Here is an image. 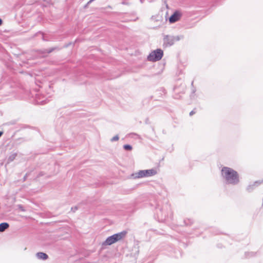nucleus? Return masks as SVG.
<instances>
[{
  "label": "nucleus",
  "mask_w": 263,
  "mask_h": 263,
  "mask_svg": "<svg viewBox=\"0 0 263 263\" xmlns=\"http://www.w3.org/2000/svg\"><path fill=\"white\" fill-rule=\"evenodd\" d=\"M155 216L157 217L158 220L160 222L172 220L173 212L171 205L167 201L163 203L159 202L156 203Z\"/></svg>",
  "instance_id": "nucleus-1"
},
{
  "label": "nucleus",
  "mask_w": 263,
  "mask_h": 263,
  "mask_svg": "<svg viewBox=\"0 0 263 263\" xmlns=\"http://www.w3.org/2000/svg\"><path fill=\"white\" fill-rule=\"evenodd\" d=\"M221 176L224 182L228 185H236L240 182L238 172L229 167L223 166L222 167Z\"/></svg>",
  "instance_id": "nucleus-2"
},
{
  "label": "nucleus",
  "mask_w": 263,
  "mask_h": 263,
  "mask_svg": "<svg viewBox=\"0 0 263 263\" xmlns=\"http://www.w3.org/2000/svg\"><path fill=\"white\" fill-rule=\"evenodd\" d=\"M127 231H123L108 237L102 243L104 246H110L124 238L127 234Z\"/></svg>",
  "instance_id": "nucleus-3"
},
{
  "label": "nucleus",
  "mask_w": 263,
  "mask_h": 263,
  "mask_svg": "<svg viewBox=\"0 0 263 263\" xmlns=\"http://www.w3.org/2000/svg\"><path fill=\"white\" fill-rule=\"evenodd\" d=\"M157 172L156 169L152 168L149 170H140L139 172L132 174L134 178H141L144 177H148L155 175Z\"/></svg>",
  "instance_id": "nucleus-4"
},
{
  "label": "nucleus",
  "mask_w": 263,
  "mask_h": 263,
  "mask_svg": "<svg viewBox=\"0 0 263 263\" xmlns=\"http://www.w3.org/2000/svg\"><path fill=\"white\" fill-rule=\"evenodd\" d=\"M163 56V51L161 49H157L152 51L147 56L148 61L156 62L160 60Z\"/></svg>",
  "instance_id": "nucleus-5"
},
{
  "label": "nucleus",
  "mask_w": 263,
  "mask_h": 263,
  "mask_svg": "<svg viewBox=\"0 0 263 263\" xmlns=\"http://www.w3.org/2000/svg\"><path fill=\"white\" fill-rule=\"evenodd\" d=\"M179 36H172L166 35L163 38V46L165 47H170L172 46L176 41L180 40Z\"/></svg>",
  "instance_id": "nucleus-6"
},
{
  "label": "nucleus",
  "mask_w": 263,
  "mask_h": 263,
  "mask_svg": "<svg viewBox=\"0 0 263 263\" xmlns=\"http://www.w3.org/2000/svg\"><path fill=\"white\" fill-rule=\"evenodd\" d=\"M180 86H181V90H180L179 87H178V86H176L174 88V93H175V94L174 95V98L175 99H179L181 98V96L179 94L180 92H181L182 93H184V91H185L184 85H181Z\"/></svg>",
  "instance_id": "nucleus-7"
},
{
  "label": "nucleus",
  "mask_w": 263,
  "mask_h": 263,
  "mask_svg": "<svg viewBox=\"0 0 263 263\" xmlns=\"http://www.w3.org/2000/svg\"><path fill=\"white\" fill-rule=\"evenodd\" d=\"M35 98L37 102L41 104H45L49 101L44 95L39 93L36 95Z\"/></svg>",
  "instance_id": "nucleus-8"
},
{
  "label": "nucleus",
  "mask_w": 263,
  "mask_h": 263,
  "mask_svg": "<svg viewBox=\"0 0 263 263\" xmlns=\"http://www.w3.org/2000/svg\"><path fill=\"white\" fill-rule=\"evenodd\" d=\"M181 17V14L178 11H175L172 15L169 17V22L171 23H174L179 20Z\"/></svg>",
  "instance_id": "nucleus-9"
},
{
  "label": "nucleus",
  "mask_w": 263,
  "mask_h": 263,
  "mask_svg": "<svg viewBox=\"0 0 263 263\" xmlns=\"http://www.w3.org/2000/svg\"><path fill=\"white\" fill-rule=\"evenodd\" d=\"M61 49V48H59V47H52V48H48V49H44V50H42L41 51V52L43 54H48L49 53H51L52 51H54V50H59Z\"/></svg>",
  "instance_id": "nucleus-10"
},
{
  "label": "nucleus",
  "mask_w": 263,
  "mask_h": 263,
  "mask_svg": "<svg viewBox=\"0 0 263 263\" xmlns=\"http://www.w3.org/2000/svg\"><path fill=\"white\" fill-rule=\"evenodd\" d=\"M260 184V182L259 181H255L252 184L249 185L246 190L248 192H251L253 191L255 187L257 186L258 185Z\"/></svg>",
  "instance_id": "nucleus-11"
},
{
  "label": "nucleus",
  "mask_w": 263,
  "mask_h": 263,
  "mask_svg": "<svg viewBox=\"0 0 263 263\" xmlns=\"http://www.w3.org/2000/svg\"><path fill=\"white\" fill-rule=\"evenodd\" d=\"M36 256L38 259L46 260L48 258V255L44 252H38L36 254Z\"/></svg>",
  "instance_id": "nucleus-12"
},
{
  "label": "nucleus",
  "mask_w": 263,
  "mask_h": 263,
  "mask_svg": "<svg viewBox=\"0 0 263 263\" xmlns=\"http://www.w3.org/2000/svg\"><path fill=\"white\" fill-rule=\"evenodd\" d=\"M9 227V224L8 222H2L0 223V232H4Z\"/></svg>",
  "instance_id": "nucleus-13"
},
{
  "label": "nucleus",
  "mask_w": 263,
  "mask_h": 263,
  "mask_svg": "<svg viewBox=\"0 0 263 263\" xmlns=\"http://www.w3.org/2000/svg\"><path fill=\"white\" fill-rule=\"evenodd\" d=\"M183 222L185 226H189L194 223V220L192 219H185Z\"/></svg>",
  "instance_id": "nucleus-14"
},
{
  "label": "nucleus",
  "mask_w": 263,
  "mask_h": 263,
  "mask_svg": "<svg viewBox=\"0 0 263 263\" xmlns=\"http://www.w3.org/2000/svg\"><path fill=\"white\" fill-rule=\"evenodd\" d=\"M123 148L125 151H129L132 149L133 147H132V145H130L129 144H125L123 145Z\"/></svg>",
  "instance_id": "nucleus-15"
},
{
  "label": "nucleus",
  "mask_w": 263,
  "mask_h": 263,
  "mask_svg": "<svg viewBox=\"0 0 263 263\" xmlns=\"http://www.w3.org/2000/svg\"><path fill=\"white\" fill-rule=\"evenodd\" d=\"M256 253H257V252H248V253H246V256L247 257H253V256H255Z\"/></svg>",
  "instance_id": "nucleus-16"
},
{
  "label": "nucleus",
  "mask_w": 263,
  "mask_h": 263,
  "mask_svg": "<svg viewBox=\"0 0 263 263\" xmlns=\"http://www.w3.org/2000/svg\"><path fill=\"white\" fill-rule=\"evenodd\" d=\"M119 139V137L118 136V135H116L114 137H113L111 139H110V141L111 142H114V141H118Z\"/></svg>",
  "instance_id": "nucleus-17"
},
{
  "label": "nucleus",
  "mask_w": 263,
  "mask_h": 263,
  "mask_svg": "<svg viewBox=\"0 0 263 263\" xmlns=\"http://www.w3.org/2000/svg\"><path fill=\"white\" fill-rule=\"evenodd\" d=\"M15 156L16 154L11 155L8 158V161L9 162L12 161L14 159Z\"/></svg>",
  "instance_id": "nucleus-18"
},
{
  "label": "nucleus",
  "mask_w": 263,
  "mask_h": 263,
  "mask_svg": "<svg viewBox=\"0 0 263 263\" xmlns=\"http://www.w3.org/2000/svg\"><path fill=\"white\" fill-rule=\"evenodd\" d=\"M193 83H194V82L192 81V82L191 83V85L192 86V94H194L196 92V88L193 86Z\"/></svg>",
  "instance_id": "nucleus-19"
},
{
  "label": "nucleus",
  "mask_w": 263,
  "mask_h": 263,
  "mask_svg": "<svg viewBox=\"0 0 263 263\" xmlns=\"http://www.w3.org/2000/svg\"><path fill=\"white\" fill-rule=\"evenodd\" d=\"M93 1V0H90L89 1H88V2H87V3L85 6H84V8H87V7L88 6V5H89L90 4H91Z\"/></svg>",
  "instance_id": "nucleus-20"
},
{
  "label": "nucleus",
  "mask_w": 263,
  "mask_h": 263,
  "mask_svg": "<svg viewBox=\"0 0 263 263\" xmlns=\"http://www.w3.org/2000/svg\"><path fill=\"white\" fill-rule=\"evenodd\" d=\"M37 34H41L42 39V40H43V41H47V40H46V39L44 38V34H43L42 33H41V32H38V33H37Z\"/></svg>",
  "instance_id": "nucleus-21"
},
{
  "label": "nucleus",
  "mask_w": 263,
  "mask_h": 263,
  "mask_svg": "<svg viewBox=\"0 0 263 263\" xmlns=\"http://www.w3.org/2000/svg\"><path fill=\"white\" fill-rule=\"evenodd\" d=\"M29 175V173H26V175L24 176L23 178V181H26V180L27 179V178L28 177V176Z\"/></svg>",
  "instance_id": "nucleus-22"
},
{
  "label": "nucleus",
  "mask_w": 263,
  "mask_h": 263,
  "mask_svg": "<svg viewBox=\"0 0 263 263\" xmlns=\"http://www.w3.org/2000/svg\"><path fill=\"white\" fill-rule=\"evenodd\" d=\"M78 210V206H75L74 207H72L71 209V210L73 212H76Z\"/></svg>",
  "instance_id": "nucleus-23"
},
{
  "label": "nucleus",
  "mask_w": 263,
  "mask_h": 263,
  "mask_svg": "<svg viewBox=\"0 0 263 263\" xmlns=\"http://www.w3.org/2000/svg\"><path fill=\"white\" fill-rule=\"evenodd\" d=\"M195 113H196V111H195V109H194L190 112V116H191L193 115L194 114H195Z\"/></svg>",
  "instance_id": "nucleus-24"
},
{
  "label": "nucleus",
  "mask_w": 263,
  "mask_h": 263,
  "mask_svg": "<svg viewBox=\"0 0 263 263\" xmlns=\"http://www.w3.org/2000/svg\"><path fill=\"white\" fill-rule=\"evenodd\" d=\"M70 44H71V43H69V44L65 45L64 46V47H65V48H67V47H68V46H69Z\"/></svg>",
  "instance_id": "nucleus-25"
},
{
  "label": "nucleus",
  "mask_w": 263,
  "mask_h": 263,
  "mask_svg": "<svg viewBox=\"0 0 263 263\" xmlns=\"http://www.w3.org/2000/svg\"><path fill=\"white\" fill-rule=\"evenodd\" d=\"M217 247L219 248H222V246L220 244H218L217 245Z\"/></svg>",
  "instance_id": "nucleus-26"
},
{
  "label": "nucleus",
  "mask_w": 263,
  "mask_h": 263,
  "mask_svg": "<svg viewBox=\"0 0 263 263\" xmlns=\"http://www.w3.org/2000/svg\"><path fill=\"white\" fill-rule=\"evenodd\" d=\"M3 24V20L0 18V26Z\"/></svg>",
  "instance_id": "nucleus-27"
},
{
  "label": "nucleus",
  "mask_w": 263,
  "mask_h": 263,
  "mask_svg": "<svg viewBox=\"0 0 263 263\" xmlns=\"http://www.w3.org/2000/svg\"><path fill=\"white\" fill-rule=\"evenodd\" d=\"M3 134V132L2 131H0V137L2 136Z\"/></svg>",
  "instance_id": "nucleus-28"
},
{
  "label": "nucleus",
  "mask_w": 263,
  "mask_h": 263,
  "mask_svg": "<svg viewBox=\"0 0 263 263\" xmlns=\"http://www.w3.org/2000/svg\"><path fill=\"white\" fill-rule=\"evenodd\" d=\"M43 173H40L39 174V176H43Z\"/></svg>",
  "instance_id": "nucleus-29"
},
{
  "label": "nucleus",
  "mask_w": 263,
  "mask_h": 263,
  "mask_svg": "<svg viewBox=\"0 0 263 263\" xmlns=\"http://www.w3.org/2000/svg\"><path fill=\"white\" fill-rule=\"evenodd\" d=\"M262 206H263V198H262Z\"/></svg>",
  "instance_id": "nucleus-30"
}]
</instances>
